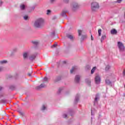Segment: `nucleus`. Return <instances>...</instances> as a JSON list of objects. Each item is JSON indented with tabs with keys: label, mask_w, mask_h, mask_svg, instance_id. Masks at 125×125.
<instances>
[{
	"label": "nucleus",
	"mask_w": 125,
	"mask_h": 125,
	"mask_svg": "<svg viewBox=\"0 0 125 125\" xmlns=\"http://www.w3.org/2000/svg\"><path fill=\"white\" fill-rule=\"evenodd\" d=\"M45 109H46V105H43L42 106V111H44V110H45Z\"/></svg>",
	"instance_id": "22"
},
{
	"label": "nucleus",
	"mask_w": 125,
	"mask_h": 125,
	"mask_svg": "<svg viewBox=\"0 0 125 125\" xmlns=\"http://www.w3.org/2000/svg\"><path fill=\"white\" fill-rule=\"evenodd\" d=\"M102 32V30H101V29H100L98 30V35H99V37H100V36H101Z\"/></svg>",
	"instance_id": "20"
},
{
	"label": "nucleus",
	"mask_w": 125,
	"mask_h": 125,
	"mask_svg": "<svg viewBox=\"0 0 125 125\" xmlns=\"http://www.w3.org/2000/svg\"><path fill=\"white\" fill-rule=\"evenodd\" d=\"M80 79H81V76L80 75H76L75 76V81L76 83H80Z\"/></svg>",
	"instance_id": "5"
},
{
	"label": "nucleus",
	"mask_w": 125,
	"mask_h": 125,
	"mask_svg": "<svg viewBox=\"0 0 125 125\" xmlns=\"http://www.w3.org/2000/svg\"><path fill=\"white\" fill-rule=\"evenodd\" d=\"M43 81H44V82L47 81V78L45 77V78L43 79Z\"/></svg>",
	"instance_id": "31"
},
{
	"label": "nucleus",
	"mask_w": 125,
	"mask_h": 125,
	"mask_svg": "<svg viewBox=\"0 0 125 125\" xmlns=\"http://www.w3.org/2000/svg\"><path fill=\"white\" fill-rule=\"evenodd\" d=\"M51 2H53L54 1V0H50Z\"/></svg>",
	"instance_id": "40"
},
{
	"label": "nucleus",
	"mask_w": 125,
	"mask_h": 125,
	"mask_svg": "<svg viewBox=\"0 0 125 125\" xmlns=\"http://www.w3.org/2000/svg\"><path fill=\"white\" fill-rule=\"evenodd\" d=\"M51 11L50 10H48L47 11V13H46V14H47V15H48L50 14V13H51Z\"/></svg>",
	"instance_id": "29"
},
{
	"label": "nucleus",
	"mask_w": 125,
	"mask_h": 125,
	"mask_svg": "<svg viewBox=\"0 0 125 125\" xmlns=\"http://www.w3.org/2000/svg\"><path fill=\"white\" fill-rule=\"evenodd\" d=\"M57 44H54V45H52V47H56V46H57Z\"/></svg>",
	"instance_id": "35"
},
{
	"label": "nucleus",
	"mask_w": 125,
	"mask_h": 125,
	"mask_svg": "<svg viewBox=\"0 0 125 125\" xmlns=\"http://www.w3.org/2000/svg\"><path fill=\"white\" fill-rule=\"evenodd\" d=\"M122 0H117V2H118V3H121Z\"/></svg>",
	"instance_id": "33"
},
{
	"label": "nucleus",
	"mask_w": 125,
	"mask_h": 125,
	"mask_svg": "<svg viewBox=\"0 0 125 125\" xmlns=\"http://www.w3.org/2000/svg\"><path fill=\"white\" fill-rule=\"evenodd\" d=\"M91 8L92 11H96L99 8V4L97 2H93L91 4Z\"/></svg>",
	"instance_id": "2"
},
{
	"label": "nucleus",
	"mask_w": 125,
	"mask_h": 125,
	"mask_svg": "<svg viewBox=\"0 0 125 125\" xmlns=\"http://www.w3.org/2000/svg\"><path fill=\"white\" fill-rule=\"evenodd\" d=\"M77 6H78V4L76 3L75 5H74L73 7L74 8H76V7H77Z\"/></svg>",
	"instance_id": "30"
},
{
	"label": "nucleus",
	"mask_w": 125,
	"mask_h": 125,
	"mask_svg": "<svg viewBox=\"0 0 125 125\" xmlns=\"http://www.w3.org/2000/svg\"><path fill=\"white\" fill-rule=\"evenodd\" d=\"M118 47L120 51H125V45L122 42H118Z\"/></svg>",
	"instance_id": "3"
},
{
	"label": "nucleus",
	"mask_w": 125,
	"mask_h": 125,
	"mask_svg": "<svg viewBox=\"0 0 125 125\" xmlns=\"http://www.w3.org/2000/svg\"><path fill=\"white\" fill-rule=\"evenodd\" d=\"M91 67V66L90 65H89V69H90Z\"/></svg>",
	"instance_id": "42"
},
{
	"label": "nucleus",
	"mask_w": 125,
	"mask_h": 125,
	"mask_svg": "<svg viewBox=\"0 0 125 125\" xmlns=\"http://www.w3.org/2000/svg\"><path fill=\"white\" fill-rule=\"evenodd\" d=\"M76 70H77V67H76V66L73 67L72 68V69H71V70H70V73H71V74H72V73H73V72H74V71H76Z\"/></svg>",
	"instance_id": "13"
},
{
	"label": "nucleus",
	"mask_w": 125,
	"mask_h": 125,
	"mask_svg": "<svg viewBox=\"0 0 125 125\" xmlns=\"http://www.w3.org/2000/svg\"><path fill=\"white\" fill-rule=\"evenodd\" d=\"M106 38V35H103L102 36L101 39V42H102L105 40Z\"/></svg>",
	"instance_id": "11"
},
{
	"label": "nucleus",
	"mask_w": 125,
	"mask_h": 125,
	"mask_svg": "<svg viewBox=\"0 0 125 125\" xmlns=\"http://www.w3.org/2000/svg\"><path fill=\"white\" fill-rule=\"evenodd\" d=\"M67 12V11H63L62 12V16H63V17H65L66 16V13Z\"/></svg>",
	"instance_id": "15"
},
{
	"label": "nucleus",
	"mask_w": 125,
	"mask_h": 125,
	"mask_svg": "<svg viewBox=\"0 0 125 125\" xmlns=\"http://www.w3.org/2000/svg\"><path fill=\"white\" fill-rule=\"evenodd\" d=\"M1 89H2V87H1V86H0V90H1Z\"/></svg>",
	"instance_id": "39"
},
{
	"label": "nucleus",
	"mask_w": 125,
	"mask_h": 125,
	"mask_svg": "<svg viewBox=\"0 0 125 125\" xmlns=\"http://www.w3.org/2000/svg\"><path fill=\"white\" fill-rule=\"evenodd\" d=\"M85 83H87V84H89V83H90V80H89V79H86L85 80Z\"/></svg>",
	"instance_id": "19"
},
{
	"label": "nucleus",
	"mask_w": 125,
	"mask_h": 125,
	"mask_svg": "<svg viewBox=\"0 0 125 125\" xmlns=\"http://www.w3.org/2000/svg\"><path fill=\"white\" fill-rule=\"evenodd\" d=\"M61 91V89H60L59 90V92H60Z\"/></svg>",
	"instance_id": "43"
},
{
	"label": "nucleus",
	"mask_w": 125,
	"mask_h": 125,
	"mask_svg": "<svg viewBox=\"0 0 125 125\" xmlns=\"http://www.w3.org/2000/svg\"><path fill=\"white\" fill-rule=\"evenodd\" d=\"M111 68V66L110 65H107L105 68V71H109V69Z\"/></svg>",
	"instance_id": "21"
},
{
	"label": "nucleus",
	"mask_w": 125,
	"mask_h": 125,
	"mask_svg": "<svg viewBox=\"0 0 125 125\" xmlns=\"http://www.w3.org/2000/svg\"><path fill=\"white\" fill-rule=\"evenodd\" d=\"M63 64L66 63V61H63Z\"/></svg>",
	"instance_id": "41"
},
{
	"label": "nucleus",
	"mask_w": 125,
	"mask_h": 125,
	"mask_svg": "<svg viewBox=\"0 0 125 125\" xmlns=\"http://www.w3.org/2000/svg\"><path fill=\"white\" fill-rule=\"evenodd\" d=\"M123 76H125V68L123 70Z\"/></svg>",
	"instance_id": "34"
},
{
	"label": "nucleus",
	"mask_w": 125,
	"mask_h": 125,
	"mask_svg": "<svg viewBox=\"0 0 125 125\" xmlns=\"http://www.w3.org/2000/svg\"><path fill=\"white\" fill-rule=\"evenodd\" d=\"M21 10H24V9H25V5L24 4H22L21 5Z\"/></svg>",
	"instance_id": "23"
},
{
	"label": "nucleus",
	"mask_w": 125,
	"mask_h": 125,
	"mask_svg": "<svg viewBox=\"0 0 125 125\" xmlns=\"http://www.w3.org/2000/svg\"><path fill=\"white\" fill-rule=\"evenodd\" d=\"M29 52H24L23 53V58L25 59L26 58H27V57H28V56H29Z\"/></svg>",
	"instance_id": "8"
},
{
	"label": "nucleus",
	"mask_w": 125,
	"mask_h": 125,
	"mask_svg": "<svg viewBox=\"0 0 125 125\" xmlns=\"http://www.w3.org/2000/svg\"><path fill=\"white\" fill-rule=\"evenodd\" d=\"M44 24V20L42 18H40L35 21L34 22V26L36 28H42Z\"/></svg>",
	"instance_id": "1"
},
{
	"label": "nucleus",
	"mask_w": 125,
	"mask_h": 125,
	"mask_svg": "<svg viewBox=\"0 0 125 125\" xmlns=\"http://www.w3.org/2000/svg\"><path fill=\"white\" fill-rule=\"evenodd\" d=\"M92 120H93V117H91V124H92Z\"/></svg>",
	"instance_id": "37"
},
{
	"label": "nucleus",
	"mask_w": 125,
	"mask_h": 125,
	"mask_svg": "<svg viewBox=\"0 0 125 125\" xmlns=\"http://www.w3.org/2000/svg\"><path fill=\"white\" fill-rule=\"evenodd\" d=\"M6 63H7V61L5 60L0 61V64H5Z\"/></svg>",
	"instance_id": "18"
},
{
	"label": "nucleus",
	"mask_w": 125,
	"mask_h": 125,
	"mask_svg": "<svg viewBox=\"0 0 125 125\" xmlns=\"http://www.w3.org/2000/svg\"><path fill=\"white\" fill-rule=\"evenodd\" d=\"M28 16H24L23 17V19H24V20H28Z\"/></svg>",
	"instance_id": "28"
},
{
	"label": "nucleus",
	"mask_w": 125,
	"mask_h": 125,
	"mask_svg": "<svg viewBox=\"0 0 125 125\" xmlns=\"http://www.w3.org/2000/svg\"><path fill=\"white\" fill-rule=\"evenodd\" d=\"M63 118H67V114H63Z\"/></svg>",
	"instance_id": "32"
},
{
	"label": "nucleus",
	"mask_w": 125,
	"mask_h": 125,
	"mask_svg": "<svg viewBox=\"0 0 125 125\" xmlns=\"http://www.w3.org/2000/svg\"><path fill=\"white\" fill-rule=\"evenodd\" d=\"M32 42L34 44H35L36 45H37V44H39V42L37 41H33Z\"/></svg>",
	"instance_id": "25"
},
{
	"label": "nucleus",
	"mask_w": 125,
	"mask_h": 125,
	"mask_svg": "<svg viewBox=\"0 0 125 125\" xmlns=\"http://www.w3.org/2000/svg\"><path fill=\"white\" fill-rule=\"evenodd\" d=\"M95 70H96V66H94L92 68L91 70V74L92 75L95 72Z\"/></svg>",
	"instance_id": "12"
},
{
	"label": "nucleus",
	"mask_w": 125,
	"mask_h": 125,
	"mask_svg": "<svg viewBox=\"0 0 125 125\" xmlns=\"http://www.w3.org/2000/svg\"><path fill=\"white\" fill-rule=\"evenodd\" d=\"M99 100V94L96 95V97L95 98V101L94 102V104Z\"/></svg>",
	"instance_id": "6"
},
{
	"label": "nucleus",
	"mask_w": 125,
	"mask_h": 125,
	"mask_svg": "<svg viewBox=\"0 0 125 125\" xmlns=\"http://www.w3.org/2000/svg\"><path fill=\"white\" fill-rule=\"evenodd\" d=\"M4 70V67L0 66V72H2Z\"/></svg>",
	"instance_id": "26"
},
{
	"label": "nucleus",
	"mask_w": 125,
	"mask_h": 125,
	"mask_svg": "<svg viewBox=\"0 0 125 125\" xmlns=\"http://www.w3.org/2000/svg\"><path fill=\"white\" fill-rule=\"evenodd\" d=\"M67 37L70 40H73V39H74V37L71 34H67Z\"/></svg>",
	"instance_id": "10"
},
{
	"label": "nucleus",
	"mask_w": 125,
	"mask_h": 125,
	"mask_svg": "<svg viewBox=\"0 0 125 125\" xmlns=\"http://www.w3.org/2000/svg\"><path fill=\"white\" fill-rule=\"evenodd\" d=\"M117 33V32L116 29H112L110 31V34H111V35H116Z\"/></svg>",
	"instance_id": "9"
},
{
	"label": "nucleus",
	"mask_w": 125,
	"mask_h": 125,
	"mask_svg": "<svg viewBox=\"0 0 125 125\" xmlns=\"http://www.w3.org/2000/svg\"><path fill=\"white\" fill-rule=\"evenodd\" d=\"M28 76H29V77H31V74H28Z\"/></svg>",
	"instance_id": "44"
},
{
	"label": "nucleus",
	"mask_w": 125,
	"mask_h": 125,
	"mask_svg": "<svg viewBox=\"0 0 125 125\" xmlns=\"http://www.w3.org/2000/svg\"><path fill=\"white\" fill-rule=\"evenodd\" d=\"M79 96H76L75 97V102H78V101H79Z\"/></svg>",
	"instance_id": "24"
},
{
	"label": "nucleus",
	"mask_w": 125,
	"mask_h": 125,
	"mask_svg": "<svg viewBox=\"0 0 125 125\" xmlns=\"http://www.w3.org/2000/svg\"><path fill=\"white\" fill-rule=\"evenodd\" d=\"M43 87H45V85L42 83L40 85L38 86L37 87V89H41V88H43Z\"/></svg>",
	"instance_id": "7"
},
{
	"label": "nucleus",
	"mask_w": 125,
	"mask_h": 125,
	"mask_svg": "<svg viewBox=\"0 0 125 125\" xmlns=\"http://www.w3.org/2000/svg\"><path fill=\"white\" fill-rule=\"evenodd\" d=\"M94 113H95V110L93 108H92L91 110V116H94Z\"/></svg>",
	"instance_id": "17"
},
{
	"label": "nucleus",
	"mask_w": 125,
	"mask_h": 125,
	"mask_svg": "<svg viewBox=\"0 0 125 125\" xmlns=\"http://www.w3.org/2000/svg\"><path fill=\"white\" fill-rule=\"evenodd\" d=\"M82 33H83V31L81 30H78V33H79V36H81Z\"/></svg>",
	"instance_id": "27"
},
{
	"label": "nucleus",
	"mask_w": 125,
	"mask_h": 125,
	"mask_svg": "<svg viewBox=\"0 0 125 125\" xmlns=\"http://www.w3.org/2000/svg\"><path fill=\"white\" fill-rule=\"evenodd\" d=\"M35 59H36V55H33L31 56L29 58L30 60H31L32 61L33 60H35Z\"/></svg>",
	"instance_id": "14"
},
{
	"label": "nucleus",
	"mask_w": 125,
	"mask_h": 125,
	"mask_svg": "<svg viewBox=\"0 0 125 125\" xmlns=\"http://www.w3.org/2000/svg\"><path fill=\"white\" fill-rule=\"evenodd\" d=\"M93 37L92 36V35H91V41H93Z\"/></svg>",
	"instance_id": "36"
},
{
	"label": "nucleus",
	"mask_w": 125,
	"mask_h": 125,
	"mask_svg": "<svg viewBox=\"0 0 125 125\" xmlns=\"http://www.w3.org/2000/svg\"><path fill=\"white\" fill-rule=\"evenodd\" d=\"M105 83H106V84H108L109 85H110V84H111V81H110L109 79H106Z\"/></svg>",
	"instance_id": "16"
},
{
	"label": "nucleus",
	"mask_w": 125,
	"mask_h": 125,
	"mask_svg": "<svg viewBox=\"0 0 125 125\" xmlns=\"http://www.w3.org/2000/svg\"><path fill=\"white\" fill-rule=\"evenodd\" d=\"M95 82L97 84H99L101 82L100 76L97 75L95 77Z\"/></svg>",
	"instance_id": "4"
},
{
	"label": "nucleus",
	"mask_w": 125,
	"mask_h": 125,
	"mask_svg": "<svg viewBox=\"0 0 125 125\" xmlns=\"http://www.w3.org/2000/svg\"><path fill=\"white\" fill-rule=\"evenodd\" d=\"M2 4V1H0V6Z\"/></svg>",
	"instance_id": "38"
}]
</instances>
